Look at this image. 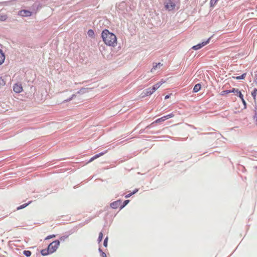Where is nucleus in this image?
Here are the masks:
<instances>
[{"label":"nucleus","instance_id":"f704fd0d","mask_svg":"<svg viewBox=\"0 0 257 257\" xmlns=\"http://www.w3.org/2000/svg\"><path fill=\"white\" fill-rule=\"evenodd\" d=\"M217 1H218V0H217Z\"/></svg>","mask_w":257,"mask_h":257},{"label":"nucleus","instance_id":"a211bd4d","mask_svg":"<svg viewBox=\"0 0 257 257\" xmlns=\"http://www.w3.org/2000/svg\"><path fill=\"white\" fill-rule=\"evenodd\" d=\"M246 73H243L241 76H236V77L233 76V77H232V78L234 79H244V78L246 76Z\"/></svg>","mask_w":257,"mask_h":257},{"label":"nucleus","instance_id":"6e6552de","mask_svg":"<svg viewBox=\"0 0 257 257\" xmlns=\"http://www.w3.org/2000/svg\"><path fill=\"white\" fill-rule=\"evenodd\" d=\"M154 92L152 88H148L143 91L144 95L142 96V97H144L146 96L151 95Z\"/></svg>","mask_w":257,"mask_h":257},{"label":"nucleus","instance_id":"aec40b11","mask_svg":"<svg viewBox=\"0 0 257 257\" xmlns=\"http://www.w3.org/2000/svg\"><path fill=\"white\" fill-rule=\"evenodd\" d=\"M257 94V89L254 88L253 91L251 92V95L253 97L254 100H255V97Z\"/></svg>","mask_w":257,"mask_h":257},{"label":"nucleus","instance_id":"9d476101","mask_svg":"<svg viewBox=\"0 0 257 257\" xmlns=\"http://www.w3.org/2000/svg\"><path fill=\"white\" fill-rule=\"evenodd\" d=\"M121 202L120 200L114 201L110 204V207L113 209H116L121 206Z\"/></svg>","mask_w":257,"mask_h":257},{"label":"nucleus","instance_id":"2f4dec72","mask_svg":"<svg viewBox=\"0 0 257 257\" xmlns=\"http://www.w3.org/2000/svg\"><path fill=\"white\" fill-rule=\"evenodd\" d=\"M102 257H106V255L104 252L102 253Z\"/></svg>","mask_w":257,"mask_h":257},{"label":"nucleus","instance_id":"7c9ffc66","mask_svg":"<svg viewBox=\"0 0 257 257\" xmlns=\"http://www.w3.org/2000/svg\"><path fill=\"white\" fill-rule=\"evenodd\" d=\"M169 97H170V95H166V96L165 97V99H168Z\"/></svg>","mask_w":257,"mask_h":257},{"label":"nucleus","instance_id":"f8f14e48","mask_svg":"<svg viewBox=\"0 0 257 257\" xmlns=\"http://www.w3.org/2000/svg\"><path fill=\"white\" fill-rule=\"evenodd\" d=\"M235 91H237L235 88H233L231 90H224L221 92L220 95L222 96L225 95L226 94H228L231 92H235Z\"/></svg>","mask_w":257,"mask_h":257},{"label":"nucleus","instance_id":"473e14b6","mask_svg":"<svg viewBox=\"0 0 257 257\" xmlns=\"http://www.w3.org/2000/svg\"><path fill=\"white\" fill-rule=\"evenodd\" d=\"M241 100H242V102L243 103V104H244V105H245V100H244V99H243V98H242V99H241Z\"/></svg>","mask_w":257,"mask_h":257},{"label":"nucleus","instance_id":"ddd939ff","mask_svg":"<svg viewBox=\"0 0 257 257\" xmlns=\"http://www.w3.org/2000/svg\"><path fill=\"white\" fill-rule=\"evenodd\" d=\"M5 60V55L3 51L0 49V65L3 64Z\"/></svg>","mask_w":257,"mask_h":257},{"label":"nucleus","instance_id":"0eeeda50","mask_svg":"<svg viewBox=\"0 0 257 257\" xmlns=\"http://www.w3.org/2000/svg\"><path fill=\"white\" fill-rule=\"evenodd\" d=\"M13 90L16 93H20L23 91V87L21 84L17 83L14 85Z\"/></svg>","mask_w":257,"mask_h":257},{"label":"nucleus","instance_id":"cd10ccee","mask_svg":"<svg viewBox=\"0 0 257 257\" xmlns=\"http://www.w3.org/2000/svg\"><path fill=\"white\" fill-rule=\"evenodd\" d=\"M217 2V0H211L210 1V4L211 6H214L216 4V3Z\"/></svg>","mask_w":257,"mask_h":257},{"label":"nucleus","instance_id":"c85d7f7f","mask_svg":"<svg viewBox=\"0 0 257 257\" xmlns=\"http://www.w3.org/2000/svg\"><path fill=\"white\" fill-rule=\"evenodd\" d=\"M55 236H55V235H54V234L51 235H49V236H48L46 238V239H50V238H52L55 237Z\"/></svg>","mask_w":257,"mask_h":257},{"label":"nucleus","instance_id":"20e7f679","mask_svg":"<svg viewBox=\"0 0 257 257\" xmlns=\"http://www.w3.org/2000/svg\"><path fill=\"white\" fill-rule=\"evenodd\" d=\"M174 116V114L173 113H171L167 115L164 116L161 118H159L156 119L155 121H154L152 124L154 123H159L162 121H165V120L169 119L170 118H172Z\"/></svg>","mask_w":257,"mask_h":257},{"label":"nucleus","instance_id":"f3484780","mask_svg":"<svg viewBox=\"0 0 257 257\" xmlns=\"http://www.w3.org/2000/svg\"><path fill=\"white\" fill-rule=\"evenodd\" d=\"M31 203V201H30L28 203L24 204L22 205H20V206H18L17 208V210L23 209L27 207L29 204H30Z\"/></svg>","mask_w":257,"mask_h":257},{"label":"nucleus","instance_id":"c756f323","mask_svg":"<svg viewBox=\"0 0 257 257\" xmlns=\"http://www.w3.org/2000/svg\"><path fill=\"white\" fill-rule=\"evenodd\" d=\"M107 237H106L104 241V242H103V245L105 246H107Z\"/></svg>","mask_w":257,"mask_h":257},{"label":"nucleus","instance_id":"a878e982","mask_svg":"<svg viewBox=\"0 0 257 257\" xmlns=\"http://www.w3.org/2000/svg\"><path fill=\"white\" fill-rule=\"evenodd\" d=\"M138 191V190L136 189L135 191H134L133 192L131 193H130V194H128L127 195H126L125 196V198H128V197H130V196H131L133 194H134L135 193H136Z\"/></svg>","mask_w":257,"mask_h":257},{"label":"nucleus","instance_id":"2eb2a0df","mask_svg":"<svg viewBox=\"0 0 257 257\" xmlns=\"http://www.w3.org/2000/svg\"><path fill=\"white\" fill-rule=\"evenodd\" d=\"M201 87V86L200 84H197L194 86V88H193V91L195 92H197L200 90Z\"/></svg>","mask_w":257,"mask_h":257},{"label":"nucleus","instance_id":"7ed1b4c3","mask_svg":"<svg viewBox=\"0 0 257 257\" xmlns=\"http://www.w3.org/2000/svg\"><path fill=\"white\" fill-rule=\"evenodd\" d=\"M59 244L60 242L58 240H55L54 241L51 243L48 247V251H49V253H51L55 252L58 248Z\"/></svg>","mask_w":257,"mask_h":257},{"label":"nucleus","instance_id":"b1692460","mask_svg":"<svg viewBox=\"0 0 257 257\" xmlns=\"http://www.w3.org/2000/svg\"><path fill=\"white\" fill-rule=\"evenodd\" d=\"M24 254L26 256H30L31 255V252L29 250H24Z\"/></svg>","mask_w":257,"mask_h":257},{"label":"nucleus","instance_id":"5701e85b","mask_svg":"<svg viewBox=\"0 0 257 257\" xmlns=\"http://www.w3.org/2000/svg\"><path fill=\"white\" fill-rule=\"evenodd\" d=\"M129 200H125L123 203V204L122 205H121L120 206V209L123 208L125 206H126L128 203L129 202Z\"/></svg>","mask_w":257,"mask_h":257},{"label":"nucleus","instance_id":"72a5a7b5","mask_svg":"<svg viewBox=\"0 0 257 257\" xmlns=\"http://www.w3.org/2000/svg\"><path fill=\"white\" fill-rule=\"evenodd\" d=\"M74 96H75V95H73L72 98H70L69 100H71L73 98V97Z\"/></svg>","mask_w":257,"mask_h":257},{"label":"nucleus","instance_id":"f257e3e1","mask_svg":"<svg viewBox=\"0 0 257 257\" xmlns=\"http://www.w3.org/2000/svg\"><path fill=\"white\" fill-rule=\"evenodd\" d=\"M101 37L104 43L107 46L115 47L117 45L116 36L108 30H104L101 33Z\"/></svg>","mask_w":257,"mask_h":257},{"label":"nucleus","instance_id":"423d86ee","mask_svg":"<svg viewBox=\"0 0 257 257\" xmlns=\"http://www.w3.org/2000/svg\"><path fill=\"white\" fill-rule=\"evenodd\" d=\"M18 14L22 17H30L32 15V12L28 10H23L19 11Z\"/></svg>","mask_w":257,"mask_h":257},{"label":"nucleus","instance_id":"4be33fe9","mask_svg":"<svg viewBox=\"0 0 257 257\" xmlns=\"http://www.w3.org/2000/svg\"><path fill=\"white\" fill-rule=\"evenodd\" d=\"M41 253L43 255H47L48 253H50L49 251H48V248L47 249V250H46V249L42 250Z\"/></svg>","mask_w":257,"mask_h":257},{"label":"nucleus","instance_id":"393cba45","mask_svg":"<svg viewBox=\"0 0 257 257\" xmlns=\"http://www.w3.org/2000/svg\"><path fill=\"white\" fill-rule=\"evenodd\" d=\"M87 34L89 36H93L94 34V32L92 30H89L88 31Z\"/></svg>","mask_w":257,"mask_h":257},{"label":"nucleus","instance_id":"dca6fc26","mask_svg":"<svg viewBox=\"0 0 257 257\" xmlns=\"http://www.w3.org/2000/svg\"><path fill=\"white\" fill-rule=\"evenodd\" d=\"M7 15L0 13V21H5L7 20Z\"/></svg>","mask_w":257,"mask_h":257},{"label":"nucleus","instance_id":"412c9836","mask_svg":"<svg viewBox=\"0 0 257 257\" xmlns=\"http://www.w3.org/2000/svg\"><path fill=\"white\" fill-rule=\"evenodd\" d=\"M236 90H237L236 91V95H237L241 99L243 98V95L242 94L241 92L240 91H239L238 89H236Z\"/></svg>","mask_w":257,"mask_h":257},{"label":"nucleus","instance_id":"39448f33","mask_svg":"<svg viewBox=\"0 0 257 257\" xmlns=\"http://www.w3.org/2000/svg\"><path fill=\"white\" fill-rule=\"evenodd\" d=\"M210 40V38H209L207 41L203 42L202 43L198 44L195 46H193L192 49L195 50H198V49L201 48L203 46H204L206 45H207V44H208Z\"/></svg>","mask_w":257,"mask_h":257},{"label":"nucleus","instance_id":"f03ea898","mask_svg":"<svg viewBox=\"0 0 257 257\" xmlns=\"http://www.w3.org/2000/svg\"><path fill=\"white\" fill-rule=\"evenodd\" d=\"M164 6L167 10L173 11L176 7L175 0H165Z\"/></svg>","mask_w":257,"mask_h":257},{"label":"nucleus","instance_id":"bb28decb","mask_svg":"<svg viewBox=\"0 0 257 257\" xmlns=\"http://www.w3.org/2000/svg\"><path fill=\"white\" fill-rule=\"evenodd\" d=\"M102 237H103L102 233V232H100L99 234V237H98V240L99 242H100L102 240Z\"/></svg>","mask_w":257,"mask_h":257},{"label":"nucleus","instance_id":"4468645a","mask_svg":"<svg viewBox=\"0 0 257 257\" xmlns=\"http://www.w3.org/2000/svg\"><path fill=\"white\" fill-rule=\"evenodd\" d=\"M162 66V64L161 63L156 64V65H154L153 68L151 69V72H154L157 68H160Z\"/></svg>","mask_w":257,"mask_h":257},{"label":"nucleus","instance_id":"6ab92c4d","mask_svg":"<svg viewBox=\"0 0 257 257\" xmlns=\"http://www.w3.org/2000/svg\"><path fill=\"white\" fill-rule=\"evenodd\" d=\"M6 84L5 80L2 77H0V88Z\"/></svg>","mask_w":257,"mask_h":257},{"label":"nucleus","instance_id":"1a4fd4ad","mask_svg":"<svg viewBox=\"0 0 257 257\" xmlns=\"http://www.w3.org/2000/svg\"><path fill=\"white\" fill-rule=\"evenodd\" d=\"M165 82V81H164L163 79H161L160 82H159L157 83H156V84H155L152 87V89H153L154 92H155L156 90H157L159 88H160V87L163 84H164Z\"/></svg>","mask_w":257,"mask_h":257},{"label":"nucleus","instance_id":"9b49d317","mask_svg":"<svg viewBox=\"0 0 257 257\" xmlns=\"http://www.w3.org/2000/svg\"><path fill=\"white\" fill-rule=\"evenodd\" d=\"M107 152V151H106L105 152H101L98 154H96L95 155V156H94L93 157H92V158H91V159H90V160L89 161V162H92L93 161H94L95 159H96L97 158H99V157L100 156H103V155H104Z\"/></svg>","mask_w":257,"mask_h":257}]
</instances>
